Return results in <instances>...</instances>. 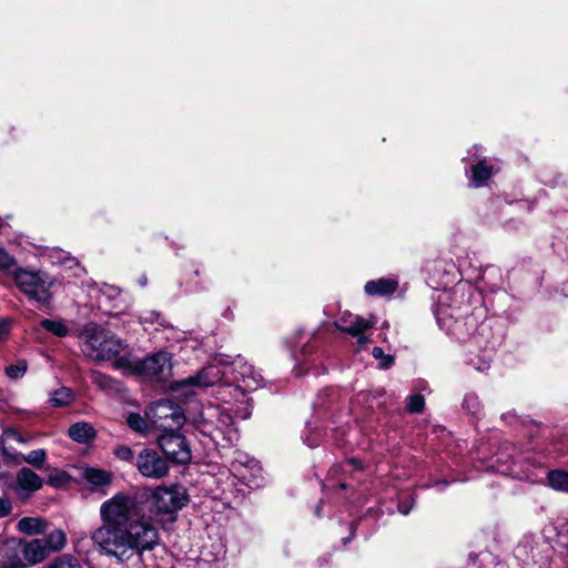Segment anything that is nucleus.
Here are the masks:
<instances>
[{
	"label": "nucleus",
	"mask_w": 568,
	"mask_h": 568,
	"mask_svg": "<svg viewBox=\"0 0 568 568\" xmlns=\"http://www.w3.org/2000/svg\"><path fill=\"white\" fill-rule=\"evenodd\" d=\"M493 175V165L480 160L471 166L470 183L475 187L483 186Z\"/></svg>",
	"instance_id": "aec40b11"
},
{
	"label": "nucleus",
	"mask_w": 568,
	"mask_h": 568,
	"mask_svg": "<svg viewBox=\"0 0 568 568\" xmlns=\"http://www.w3.org/2000/svg\"><path fill=\"white\" fill-rule=\"evenodd\" d=\"M68 436L79 444H90L97 437V430L88 422H77L68 429Z\"/></svg>",
	"instance_id": "dca6fc26"
},
{
	"label": "nucleus",
	"mask_w": 568,
	"mask_h": 568,
	"mask_svg": "<svg viewBox=\"0 0 568 568\" xmlns=\"http://www.w3.org/2000/svg\"><path fill=\"white\" fill-rule=\"evenodd\" d=\"M150 426L161 434L179 430L185 423L182 408L170 399H161L150 405L145 412Z\"/></svg>",
	"instance_id": "423d86ee"
},
{
	"label": "nucleus",
	"mask_w": 568,
	"mask_h": 568,
	"mask_svg": "<svg viewBox=\"0 0 568 568\" xmlns=\"http://www.w3.org/2000/svg\"><path fill=\"white\" fill-rule=\"evenodd\" d=\"M16 260L0 247V271L11 275L14 278V272L20 271Z\"/></svg>",
	"instance_id": "c85d7f7f"
},
{
	"label": "nucleus",
	"mask_w": 568,
	"mask_h": 568,
	"mask_svg": "<svg viewBox=\"0 0 568 568\" xmlns=\"http://www.w3.org/2000/svg\"><path fill=\"white\" fill-rule=\"evenodd\" d=\"M316 515L320 516V507L316 508Z\"/></svg>",
	"instance_id": "09e8293b"
},
{
	"label": "nucleus",
	"mask_w": 568,
	"mask_h": 568,
	"mask_svg": "<svg viewBox=\"0 0 568 568\" xmlns=\"http://www.w3.org/2000/svg\"><path fill=\"white\" fill-rule=\"evenodd\" d=\"M351 538H352V536H351V537H348V538H344V539H343V540H344V544H346V541H348Z\"/></svg>",
	"instance_id": "de8ad7c7"
},
{
	"label": "nucleus",
	"mask_w": 568,
	"mask_h": 568,
	"mask_svg": "<svg viewBox=\"0 0 568 568\" xmlns=\"http://www.w3.org/2000/svg\"><path fill=\"white\" fill-rule=\"evenodd\" d=\"M412 507H413V505H412V504H410V505H408V504H406L405 501H400V503L398 504V511H399L400 514H403V515H407V514L410 511Z\"/></svg>",
	"instance_id": "79ce46f5"
},
{
	"label": "nucleus",
	"mask_w": 568,
	"mask_h": 568,
	"mask_svg": "<svg viewBox=\"0 0 568 568\" xmlns=\"http://www.w3.org/2000/svg\"><path fill=\"white\" fill-rule=\"evenodd\" d=\"M43 485L41 477L28 467H22L17 474L16 490L22 497H28Z\"/></svg>",
	"instance_id": "2eb2a0df"
},
{
	"label": "nucleus",
	"mask_w": 568,
	"mask_h": 568,
	"mask_svg": "<svg viewBox=\"0 0 568 568\" xmlns=\"http://www.w3.org/2000/svg\"><path fill=\"white\" fill-rule=\"evenodd\" d=\"M49 333L58 337H65L70 333L68 324L63 320H42L40 323Z\"/></svg>",
	"instance_id": "393cba45"
},
{
	"label": "nucleus",
	"mask_w": 568,
	"mask_h": 568,
	"mask_svg": "<svg viewBox=\"0 0 568 568\" xmlns=\"http://www.w3.org/2000/svg\"><path fill=\"white\" fill-rule=\"evenodd\" d=\"M64 477V474H59L58 476L53 477L51 476L49 481L52 484V485H58V483Z\"/></svg>",
	"instance_id": "37998d69"
},
{
	"label": "nucleus",
	"mask_w": 568,
	"mask_h": 568,
	"mask_svg": "<svg viewBox=\"0 0 568 568\" xmlns=\"http://www.w3.org/2000/svg\"><path fill=\"white\" fill-rule=\"evenodd\" d=\"M6 435L8 438H12L13 440L24 444L28 442V438L24 437L22 434L18 433L17 430H8L6 432Z\"/></svg>",
	"instance_id": "ea45409f"
},
{
	"label": "nucleus",
	"mask_w": 568,
	"mask_h": 568,
	"mask_svg": "<svg viewBox=\"0 0 568 568\" xmlns=\"http://www.w3.org/2000/svg\"><path fill=\"white\" fill-rule=\"evenodd\" d=\"M82 476L89 484H91L94 487H102L109 485L112 479L111 473L93 467L84 468L82 471Z\"/></svg>",
	"instance_id": "4be33fe9"
},
{
	"label": "nucleus",
	"mask_w": 568,
	"mask_h": 568,
	"mask_svg": "<svg viewBox=\"0 0 568 568\" xmlns=\"http://www.w3.org/2000/svg\"><path fill=\"white\" fill-rule=\"evenodd\" d=\"M372 355L374 358L379 359L378 365L381 368H389L394 363V357L392 355H385L381 347H374Z\"/></svg>",
	"instance_id": "f704fd0d"
},
{
	"label": "nucleus",
	"mask_w": 568,
	"mask_h": 568,
	"mask_svg": "<svg viewBox=\"0 0 568 568\" xmlns=\"http://www.w3.org/2000/svg\"><path fill=\"white\" fill-rule=\"evenodd\" d=\"M129 367L155 381H165L172 374L171 356L166 352L155 353L143 361L135 362L133 365L130 364Z\"/></svg>",
	"instance_id": "9d476101"
},
{
	"label": "nucleus",
	"mask_w": 568,
	"mask_h": 568,
	"mask_svg": "<svg viewBox=\"0 0 568 568\" xmlns=\"http://www.w3.org/2000/svg\"><path fill=\"white\" fill-rule=\"evenodd\" d=\"M28 364L26 361H19L16 364L9 365L6 368V375L11 379L21 378L27 372Z\"/></svg>",
	"instance_id": "2f4dec72"
},
{
	"label": "nucleus",
	"mask_w": 568,
	"mask_h": 568,
	"mask_svg": "<svg viewBox=\"0 0 568 568\" xmlns=\"http://www.w3.org/2000/svg\"><path fill=\"white\" fill-rule=\"evenodd\" d=\"M195 428L204 436L210 437L214 443L219 444L221 436L213 418H207V409L205 408L201 416L195 420Z\"/></svg>",
	"instance_id": "6ab92c4d"
},
{
	"label": "nucleus",
	"mask_w": 568,
	"mask_h": 568,
	"mask_svg": "<svg viewBox=\"0 0 568 568\" xmlns=\"http://www.w3.org/2000/svg\"><path fill=\"white\" fill-rule=\"evenodd\" d=\"M547 481L552 489L568 493V473L551 470L547 475Z\"/></svg>",
	"instance_id": "bb28decb"
},
{
	"label": "nucleus",
	"mask_w": 568,
	"mask_h": 568,
	"mask_svg": "<svg viewBox=\"0 0 568 568\" xmlns=\"http://www.w3.org/2000/svg\"><path fill=\"white\" fill-rule=\"evenodd\" d=\"M90 378L95 386L103 390H119V382L101 372H92Z\"/></svg>",
	"instance_id": "a878e982"
},
{
	"label": "nucleus",
	"mask_w": 568,
	"mask_h": 568,
	"mask_svg": "<svg viewBox=\"0 0 568 568\" xmlns=\"http://www.w3.org/2000/svg\"><path fill=\"white\" fill-rule=\"evenodd\" d=\"M43 568H81L79 560L71 555H62Z\"/></svg>",
	"instance_id": "c756f323"
},
{
	"label": "nucleus",
	"mask_w": 568,
	"mask_h": 568,
	"mask_svg": "<svg viewBox=\"0 0 568 568\" xmlns=\"http://www.w3.org/2000/svg\"><path fill=\"white\" fill-rule=\"evenodd\" d=\"M151 498L154 509L161 514L175 513L189 501L186 489L181 485L158 487Z\"/></svg>",
	"instance_id": "1a4fd4ad"
},
{
	"label": "nucleus",
	"mask_w": 568,
	"mask_h": 568,
	"mask_svg": "<svg viewBox=\"0 0 568 568\" xmlns=\"http://www.w3.org/2000/svg\"><path fill=\"white\" fill-rule=\"evenodd\" d=\"M469 364L478 372H486L490 366L489 361L481 357L471 358Z\"/></svg>",
	"instance_id": "e433bc0d"
},
{
	"label": "nucleus",
	"mask_w": 568,
	"mask_h": 568,
	"mask_svg": "<svg viewBox=\"0 0 568 568\" xmlns=\"http://www.w3.org/2000/svg\"><path fill=\"white\" fill-rule=\"evenodd\" d=\"M231 471L250 488H257L263 483L262 467L256 459H236L231 463Z\"/></svg>",
	"instance_id": "f8f14e48"
},
{
	"label": "nucleus",
	"mask_w": 568,
	"mask_h": 568,
	"mask_svg": "<svg viewBox=\"0 0 568 568\" xmlns=\"http://www.w3.org/2000/svg\"><path fill=\"white\" fill-rule=\"evenodd\" d=\"M435 316L442 329L446 331L447 333H452L454 331V327L458 321V316L450 314L448 312V306L443 304L438 305V307L435 310Z\"/></svg>",
	"instance_id": "5701e85b"
},
{
	"label": "nucleus",
	"mask_w": 568,
	"mask_h": 568,
	"mask_svg": "<svg viewBox=\"0 0 568 568\" xmlns=\"http://www.w3.org/2000/svg\"><path fill=\"white\" fill-rule=\"evenodd\" d=\"M99 515L101 525L91 532V541L101 556L126 562L159 545V531L135 497L116 494L101 504Z\"/></svg>",
	"instance_id": "f257e3e1"
},
{
	"label": "nucleus",
	"mask_w": 568,
	"mask_h": 568,
	"mask_svg": "<svg viewBox=\"0 0 568 568\" xmlns=\"http://www.w3.org/2000/svg\"><path fill=\"white\" fill-rule=\"evenodd\" d=\"M80 347L82 353L92 361H114L115 368L130 366V359L121 356L126 348L123 341L95 323H89L83 327L80 334Z\"/></svg>",
	"instance_id": "f03ea898"
},
{
	"label": "nucleus",
	"mask_w": 568,
	"mask_h": 568,
	"mask_svg": "<svg viewBox=\"0 0 568 568\" xmlns=\"http://www.w3.org/2000/svg\"><path fill=\"white\" fill-rule=\"evenodd\" d=\"M48 554L58 552L67 545V535L62 529H54L49 535L40 538Z\"/></svg>",
	"instance_id": "412c9836"
},
{
	"label": "nucleus",
	"mask_w": 568,
	"mask_h": 568,
	"mask_svg": "<svg viewBox=\"0 0 568 568\" xmlns=\"http://www.w3.org/2000/svg\"><path fill=\"white\" fill-rule=\"evenodd\" d=\"M375 324V316L371 315L368 318H364L348 311L341 312L337 320L334 322L338 331L356 338L358 348H364L371 343V337L366 332L373 328Z\"/></svg>",
	"instance_id": "0eeeda50"
},
{
	"label": "nucleus",
	"mask_w": 568,
	"mask_h": 568,
	"mask_svg": "<svg viewBox=\"0 0 568 568\" xmlns=\"http://www.w3.org/2000/svg\"><path fill=\"white\" fill-rule=\"evenodd\" d=\"M206 409L207 418H213L216 423L221 439L226 440L229 444L236 442L239 439V435L237 430L233 426V416L217 406H209Z\"/></svg>",
	"instance_id": "4468645a"
},
{
	"label": "nucleus",
	"mask_w": 568,
	"mask_h": 568,
	"mask_svg": "<svg viewBox=\"0 0 568 568\" xmlns=\"http://www.w3.org/2000/svg\"><path fill=\"white\" fill-rule=\"evenodd\" d=\"M74 399L72 390L68 387H60L50 394V404L53 407H64L70 405Z\"/></svg>",
	"instance_id": "b1692460"
},
{
	"label": "nucleus",
	"mask_w": 568,
	"mask_h": 568,
	"mask_svg": "<svg viewBox=\"0 0 568 568\" xmlns=\"http://www.w3.org/2000/svg\"><path fill=\"white\" fill-rule=\"evenodd\" d=\"M23 560L17 557L11 562L4 564L3 568H24L43 561L48 556V551L40 538L32 539L22 548Z\"/></svg>",
	"instance_id": "ddd939ff"
},
{
	"label": "nucleus",
	"mask_w": 568,
	"mask_h": 568,
	"mask_svg": "<svg viewBox=\"0 0 568 568\" xmlns=\"http://www.w3.org/2000/svg\"><path fill=\"white\" fill-rule=\"evenodd\" d=\"M3 454L6 456V459L9 463H11V464H13L16 466L24 463V459H23L24 458V454H21V453H8L7 450H4Z\"/></svg>",
	"instance_id": "4c0bfd02"
},
{
	"label": "nucleus",
	"mask_w": 568,
	"mask_h": 568,
	"mask_svg": "<svg viewBox=\"0 0 568 568\" xmlns=\"http://www.w3.org/2000/svg\"><path fill=\"white\" fill-rule=\"evenodd\" d=\"M229 364L231 371L224 392H229L231 400L243 405L234 410L235 417L246 419L251 416L246 393L255 390L262 385V375L241 356H237L233 362H229Z\"/></svg>",
	"instance_id": "7ed1b4c3"
},
{
	"label": "nucleus",
	"mask_w": 568,
	"mask_h": 568,
	"mask_svg": "<svg viewBox=\"0 0 568 568\" xmlns=\"http://www.w3.org/2000/svg\"><path fill=\"white\" fill-rule=\"evenodd\" d=\"M108 291H109V295H108L109 297H115L120 293L119 290L115 287H110Z\"/></svg>",
	"instance_id": "c03bdc74"
},
{
	"label": "nucleus",
	"mask_w": 568,
	"mask_h": 568,
	"mask_svg": "<svg viewBox=\"0 0 568 568\" xmlns=\"http://www.w3.org/2000/svg\"><path fill=\"white\" fill-rule=\"evenodd\" d=\"M23 459L24 463L30 464L36 468H42L47 459V453L42 448L34 449L29 454H26Z\"/></svg>",
	"instance_id": "7c9ffc66"
},
{
	"label": "nucleus",
	"mask_w": 568,
	"mask_h": 568,
	"mask_svg": "<svg viewBox=\"0 0 568 568\" xmlns=\"http://www.w3.org/2000/svg\"><path fill=\"white\" fill-rule=\"evenodd\" d=\"M159 318V314L152 313L150 317H144V321L153 322Z\"/></svg>",
	"instance_id": "a18cd8bd"
},
{
	"label": "nucleus",
	"mask_w": 568,
	"mask_h": 568,
	"mask_svg": "<svg viewBox=\"0 0 568 568\" xmlns=\"http://www.w3.org/2000/svg\"><path fill=\"white\" fill-rule=\"evenodd\" d=\"M49 523L42 517H23L17 524V529L24 535H42L47 531Z\"/></svg>",
	"instance_id": "f3484780"
},
{
	"label": "nucleus",
	"mask_w": 568,
	"mask_h": 568,
	"mask_svg": "<svg viewBox=\"0 0 568 568\" xmlns=\"http://www.w3.org/2000/svg\"><path fill=\"white\" fill-rule=\"evenodd\" d=\"M464 408L471 415H477L480 410V402L475 394H467L464 398Z\"/></svg>",
	"instance_id": "72a5a7b5"
},
{
	"label": "nucleus",
	"mask_w": 568,
	"mask_h": 568,
	"mask_svg": "<svg viewBox=\"0 0 568 568\" xmlns=\"http://www.w3.org/2000/svg\"><path fill=\"white\" fill-rule=\"evenodd\" d=\"M156 443L166 458L174 464L185 465L192 458L189 443L178 430L160 434L156 438Z\"/></svg>",
	"instance_id": "6e6552de"
},
{
	"label": "nucleus",
	"mask_w": 568,
	"mask_h": 568,
	"mask_svg": "<svg viewBox=\"0 0 568 568\" xmlns=\"http://www.w3.org/2000/svg\"><path fill=\"white\" fill-rule=\"evenodd\" d=\"M398 287L397 281L393 278H379L377 281H369L365 284V292L368 295L387 296L395 293Z\"/></svg>",
	"instance_id": "a211bd4d"
},
{
	"label": "nucleus",
	"mask_w": 568,
	"mask_h": 568,
	"mask_svg": "<svg viewBox=\"0 0 568 568\" xmlns=\"http://www.w3.org/2000/svg\"><path fill=\"white\" fill-rule=\"evenodd\" d=\"M230 371L231 366L226 359H215L213 363L203 367L195 375L174 382L172 388L174 390L189 387L206 388L223 383L221 398L224 403L230 404L231 399L226 397L229 392H224V386L229 381Z\"/></svg>",
	"instance_id": "20e7f679"
},
{
	"label": "nucleus",
	"mask_w": 568,
	"mask_h": 568,
	"mask_svg": "<svg viewBox=\"0 0 568 568\" xmlns=\"http://www.w3.org/2000/svg\"><path fill=\"white\" fill-rule=\"evenodd\" d=\"M114 455L124 462H132L134 458L133 450L126 445H120L114 449Z\"/></svg>",
	"instance_id": "c9c22d12"
},
{
	"label": "nucleus",
	"mask_w": 568,
	"mask_h": 568,
	"mask_svg": "<svg viewBox=\"0 0 568 568\" xmlns=\"http://www.w3.org/2000/svg\"><path fill=\"white\" fill-rule=\"evenodd\" d=\"M351 464H353L356 468H362V464L359 460L352 459L349 460Z\"/></svg>",
	"instance_id": "49530a36"
},
{
	"label": "nucleus",
	"mask_w": 568,
	"mask_h": 568,
	"mask_svg": "<svg viewBox=\"0 0 568 568\" xmlns=\"http://www.w3.org/2000/svg\"><path fill=\"white\" fill-rule=\"evenodd\" d=\"M13 280L19 290L40 306L51 302L53 280L45 272L21 268L14 272Z\"/></svg>",
	"instance_id": "39448f33"
},
{
	"label": "nucleus",
	"mask_w": 568,
	"mask_h": 568,
	"mask_svg": "<svg viewBox=\"0 0 568 568\" xmlns=\"http://www.w3.org/2000/svg\"><path fill=\"white\" fill-rule=\"evenodd\" d=\"M11 322L8 318L0 320V339L3 338L10 331Z\"/></svg>",
	"instance_id": "a19ab883"
},
{
	"label": "nucleus",
	"mask_w": 568,
	"mask_h": 568,
	"mask_svg": "<svg viewBox=\"0 0 568 568\" xmlns=\"http://www.w3.org/2000/svg\"><path fill=\"white\" fill-rule=\"evenodd\" d=\"M126 424L132 430L140 434L146 433L150 426L148 417L144 418L138 413H130L126 417Z\"/></svg>",
	"instance_id": "cd10ccee"
},
{
	"label": "nucleus",
	"mask_w": 568,
	"mask_h": 568,
	"mask_svg": "<svg viewBox=\"0 0 568 568\" xmlns=\"http://www.w3.org/2000/svg\"><path fill=\"white\" fill-rule=\"evenodd\" d=\"M425 406V399L419 394H414L407 397L406 408L412 414H419Z\"/></svg>",
	"instance_id": "473e14b6"
},
{
	"label": "nucleus",
	"mask_w": 568,
	"mask_h": 568,
	"mask_svg": "<svg viewBox=\"0 0 568 568\" xmlns=\"http://www.w3.org/2000/svg\"><path fill=\"white\" fill-rule=\"evenodd\" d=\"M135 465L139 473L146 478L161 479L169 473L168 460L150 448L139 453Z\"/></svg>",
	"instance_id": "9b49d317"
},
{
	"label": "nucleus",
	"mask_w": 568,
	"mask_h": 568,
	"mask_svg": "<svg viewBox=\"0 0 568 568\" xmlns=\"http://www.w3.org/2000/svg\"><path fill=\"white\" fill-rule=\"evenodd\" d=\"M12 510V503L9 498H0V518L8 516Z\"/></svg>",
	"instance_id": "58836bf2"
}]
</instances>
